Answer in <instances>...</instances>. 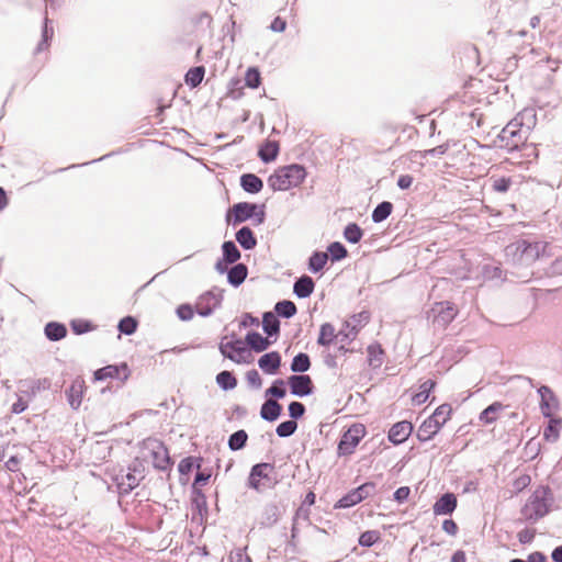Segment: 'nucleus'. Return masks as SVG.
Segmentation results:
<instances>
[{
  "label": "nucleus",
  "mask_w": 562,
  "mask_h": 562,
  "mask_svg": "<svg viewBox=\"0 0 562 562\" xmlns=\"http://www.w3.org/2000/svg\"><path fill=\"white\" fill-rule=\"evenodd\" d=\"M549 244L540 240L517 239L504 249L505 257L514 266L529 267L541 257H549L547 252Z\"/></svg>",
  "instance_id": "nucleus-1"
},
{
  "label": "nucleus",
  "mask_w": 562,
  "mask_h": 562,
  "mask_svg": "<svg viewBox=\"0 0 562 562\" xmlns=\"http://www.w3.org/2000/svg\"><path fill=\"white\" fill-rule=\"evenodd\" d=\"M554 495L549 485H539L520 508V521L533 525L552 510Z\"/></svg>",
  "instance_id": "nucleus-2"
},
{
  "label": "nucleus",
  "mask_w": 562,
  "mask_h": 562,
  "mask_svg": "<svg viewBox=\"0 0 562 562\" xmlns=\"http://www.w3.org/2000/svg\"><path fill=\"white\" fill-rule=\"evenodd\" d=\"M307 176L306 168L300 164L279 167L268 178V186L273 191H286L302 184Z\"/></svg>",
  "instance_id": "nucleus-3"
},
{
  "label": "nucleus",
  "mask_w": 562,
  "mask_h": 562,
  "mask_svg": "<svg viewBox=\"0 0 562 562\" xmlns=\"http://www.w3.org/2000/svg\"><path fill=\"white\" fill-rule=\"evenodd\" d=\"M529 126H525L521 119L514 117L497 135L498 147L506 149L508 153H516L529 135Z\"/></svg>",
  "instance_id": "nucleus-4"
},
{
  "label": "nucleus",
  "mask_w": 562,
  "mask_h": 562,
  "mask_svg": "<svg viewBox=\"0 0 562 562\" xmlns=\"http://www.w3.org/2000/svg\"><path fill=\"white\" fill-rule=\"evenodd\" d=\"M226 223L236 226L246 221L252 220L256 225L266 221V205L254 202L235 203L226 213Z\"/></svg>",
  "instance_id": "nucleus-5"
},
{
  "label": "nucleus",
  "mask_w": 562,
  "mask_h": 562,
  "mask_svg": "<svg viewBox=\"0 0 562 562\" xmlns=\"http://www.w3.org/2000/svg\"><path fill=\"white\" fill-rule=\"evenodd\" d=\"M366 435V427L362 424H352L340 437L337 447L339 457L353 453L356 447Z\"/></svg>",
  "instance_id": "nucleus-6"
},
{
  "label": "nucleus",
  "mask_w": 562,
  "mask_h": 562,
  "mask_svg": "<svg viewBox=\"0 0 562 562\" xmlns=\"http://www.w3.org/2000/svg\"><path fill=\"white\" fill-rule=\"evenodd\" d=\"M224 299V290L217 286L204 292L198 297L195 312L201 317H209L218 308Z\"/></svg>",
  "instance_id": "nucleus-7"
},
{
  "label": "nucleus",
  "mask_w": 562,
  "mask_h": 562,
  "mask_svg": "<svg viewBox=\"0 0 562 562\" xmlns=\"http://www.w3.org/2000/svg\"><path fill=\"white\" fill-rule=\"evenodd\" d=\"M370 321V313L362 311L353 314L350 319H347L342 324V328L339 329L340 342H351L358 335L360 328Z\"/></svg>",
  "instance_id": "nucleus-8"
},
{
  "label": "nucleus",
  "mask_w": 562,
  "mask_h": 562,
  "mask_svg": "<svg viewBox=\"0 0 562 562\" xmlns=\"http://www.w3.org/2000/svg\"><path fill=\"white\" fill-rule=\"evenodd\" d=\"M231 337L232 340L229 341H225L227 337L222 338L218 345L220 352L224 358L229 359L235 363H241L245 361L241 358V355L247 351L245 340H241L235 334H232Z\"/></svg>",
  "instance_id": "nucleus-9"
},
{
  "label": "nucleus",
  "mask_w": 562,
  "mask_h": 562,
  "mask_svg": "<svg viewBox=\"0 0 562 562\" xmlns=\"http://www.w3.org/2000/svg\"><path fill=\"white\" fill-rule=\"evenodd\" d=\"M274 471V464L269 462H259L251 467L247 479V486L256 492H260L261 481L270 482V473Z\"/></svg>",
  "instance_id": "nucleus-10"
},
{
  "label": "nucleus",
  "mask_w": 562,
  "mask_h": 562,
  "mask_svg": "<svg viewBox=\"0 0 562 562\" xmlns=\"http://www.w3.org/2000/svg\"><path fill=\"white\" fill-rule=\"evenodd\" d=\"M290 394L297 397H306L314 393L315 385L308 374H292L288 378Z\"/></svg>",
  "instance_id": "nucleus-11"
},
{
  "label": "nucleus",
  "mask_w": 562,
  "mask_h": 562,
  "mask_svg": "<svg viewBox=\"0 0 562 562\" xmlns=\"http://www.w3.org/2000/svg\"><path fill=\"white\" fill-rule=\"evenodd\" d=\"M440 411L432 413L419 426L416 437L419 442L431 440L443 427L445 419H439Z\"/></svg>",
  "instance_id": "nucleus-12"
},
{
  "label": "nucleus",
  "mask_w": 562,
  "mask_h": 562,
  "mask_svg": "<svg viewBox=\"0 0 562 562\" xmlns=\"http://www.w3.org/2000/svg\"><path fill=\"white\" fill-rule=\"evenodd\" d=\"M131 374L126 362L120 364H109L97 369L93 372L94 381H105L106 379H116L124 383Z\"/></svg>",
  "instance_id": "nucleus-13"
},
{
  "label": "nucleus",
  "mask_w": 562,
  "mask_h": 562,
  "mask_svg": "<svg viewBox=\"0 0 562 562\" xmlns=\"http://www.w3.org/2000/svg\"><path fill=\"white\" fill-rule=\"evenodd\" d=\"M431 311L435 314L434 323L442 328H446L450 323H452L458 314L454 303L450 301L435 303Z\"/></svg>",
  "instance_id": "nucleus-14"
},
{
  "label": "nucleus",
  "mask_w": 562,
  "mask_h": 562,
  "mask_svg": "<svg viewBox=\"0 0 562 562\" xmlns=\"http://www.w3.org/2000/svg\"><path fill=\"white\" fill-rule=\"evenodd\" d=\"M153 465L159 471H169L172 468L173 461L169 456L167 447L161 441H155L151 448Z\"/></svg>",
  "instance_id": "nucleus-15"
},
{
  "label": "nucleus",
  "mask_w": 562,
  "mask_h": 562,
  "mask_svg": "<svg viewBox=\"0 0 562 562\" xmlns=\"http://www.w3.org/2000/svg\"><path fill=\"white\" fill-rule=\"evenodd\" d=\"M540 396V409L543 417H551L552 411L559 408V400L552 389L548 385H541L537 390Z\"/></svg>",
  "instance_id": "nucleus-16"
},
{
  "label": "nucleus",
  "mask_w": 562,
  "mask_h": 562,
  "mask_svg": "<svg viewBox=\"0 0 562 562\" xmlns=\"http://www.w3.org/2000/svg\"><path fill=\"white\" fill-rule=\"evenodd\" d=\"M85 391L86 382L81 376H77L65 390V396L72 409L77 411L80 407Z\"/></svg>",
  "instance_id": "nucleus-17"
},
{
  "label": "nucleus",
  "mask_w": 562,
  "mask_h": 562,
  "mask_svg": "<svg viewBox=\"0 0 562 562\" xmlns=\"http://www.w3.org/2000/svg\"><path fill=\"white\" fill-rule=\"evenodd\" d=\"M414 430V426L408 420H401L392 425L387 432V439L394 446L405 442Z\"/></svg>",
  "instance_id": "nucleus-18"
},
{
  "label": "nucleus",
  "mask_w": 562,
  "mask_h": 562,
  "mask_svg": "<svg viewBox=\"0 0 562 562\" xmlns=\"http://www.w3.org/2000/svg\"><path fill=\"white\" fill-rule=\"evenodd\" d=\"M282 363V357L279 351H269L263 353L258 359V367L260 370L269 375H274L279 372Z\"/></svg>",
  "instance_id": "nucleus-19"
},
{
  "label": "nucleus",
  "mask_w": 562,
  "mask_h": 562,
  "mask_svg": "<svg viewBox=\"0 0 562 562\" xmlns=\"http://www.w3.org/2000/svg\"><path fill=\"white\" fill-rule=\"evenodd\" d=\"M457 505V496L451 492H447L437 498L432 506V510L436 516L451 515L456 510Z\"/></svg>",
  "instance_id": "nucleus-20"
},
{
  "label": "nucleus",
  "mask_w": 562,
  "mask_h": 562,
  "mask_svg": "<svg viewBox=\"0 0 562 562\" xmlns=\"http://www.w3.org/2000/svg\"><path fill=\"white\" fill-rule=\"evenodd\" d=\"M274 341L270 340V338L263 337L260 333L256 330H249L245 336V344L247 346V351L251 350L254 352H262L267 350Z\"/></svg>",
  "instance_id": "nucleus-21"
},
{
  "label": "nucleus",
  "mask_w": 562,
  "mask_h": 562,
  "mask_svg": "<svg viewBox=\"0 0 562 562\" xmlns=\"http://www.w3.org/2000/svg\"><path fill=\"white\" fill-rule=\"evenodd\" d=\"M143 477V475L140 477H137L134 473L128 471L125 474H116L114 477V482L119 494L121 496L130 494L135 487L138 486Z\"/></svg>",
  "instance_id": "nucleus-22"
},
{
  "label": "nucleus",
  "mask_w": 562,
  "mask_h": 562,
  "mask_svg": "<svg viewBox=\"0 0 562 562\" xmlns=\"http://www.w3.org/2000/svg\"><path fill=\"white\" fill-rule=\"evenodd\" d=\"M315 290V281L307 274L296 278L293 284V293L299 299L310 297Z\"/></svg>",
  "instance_id": "nucleus-23"
},
{
  "label": "nucleus",
  "mask_w": 562,
  "mask_h": 562,
  "mask_svg": "<svg viewBox=\"0 0 562 562\" xmlns=\"http://www.w3.org/2000/svg\"><path fill=\"white\" fill-rule=\"evenodd\" d=\"M280 153V145L277 140L266 139L258 148V157L263 164L274 161Z\"/></svg>",
  "instance_id": "nucleus-24"
},
{
  "label": "nucleus",
  "mask_w": 562,
  "mask_h": 562,
  "mask_svg": "<svg viewBox=\"0 0 562 562\" xmlns=\"http://www.w3.org/2000/svg\"><path fill=\"white\" fill-rule=\"evenodd\" d=\"M239 186L245 192L257 194L263 189V181L259 176L246 172L240 176Z\"/></svg>",
  "instance_id": "nucleus-25"
},
{
  "label": "nucleus",
  "mask_w": 562,
  "mask_h": 562,
  "mask_svg": "<svg viewBox=\"0 0 562 562\" xmlns=\"http://www.w3.org/2000/svg\"><path fill=\"white\" fill-rule=\"evenodd\" d=\"M283 407L282 405L273 400L266 398L260 407V417L268 422H276L282 414Z\"/></svg>",
  "instance_id": "nucleus-26"
},
{
  "label": "nucleus",
  "mask_w": 562,
  "mask_h": 562,
  "mask_svg": "<svg viewBox=\"0 0 562 562\" xmlns=\"http://www.w3.org/2000/svg\"><path fill=\"white\" fill-rule=\"evenodd\" d=\"M280 321L273 312H265L262 314V329L268 338H273L276 341L280 335Z\"/></svg>",
  "instance_id": "nucleus-27"
},
{
  "label": "nucleus",
  "mask_w": 562,
  "mask_h": 562,
  "mask_svg": "<svg viewBox=\"0 0 562 562\" xmlns=\"http://www.w3.org/2000/svg\"><path fill=\"white\" fill-rule=\"evenodd\" d=\"M236 241L244 250H252L256 248L258 240L249 226H243L235 233Z\"/></svg>",
  "instance_id": "nucleus-28"
},
{
  "label": "nucleus",
  "mask_w": 562,
  "mask_h": 562,
  "mask_svg": "<svg viewBox=\"0 0 562 562\" xmlns=\"http://www.w3.org/2000/svg\"><path fill=\"white\" fill-rule=\"evenodd\" d=\"M336 339L340 340V335L339 331L336 333L334 325L331 323L322 324L317 337V345L321 347H329Z\"/></svg>",
  "instance_id": "nucleus-29"
},
{
  "label": "nucleus",
  "mask_w": 562,
  "mask_h": 562,
  "mask_svg": "<svg viewBox=\"0 0 562 562\" xmlns=\"http://www.w3.org/2000/svg\"><path fill=\"white\" fill-rule=\"evenodd\" d=\"M226 276L228 284L234 288H238L245 282L248 276V267L243 262L236 263L228 269Z\"/></svg>",
  "instance_id": "nucleus-30"
},
{
  "label": "nucleus",
  "mask_w": 562,
  "mask_h": 562,
  "mask_svg": "<svg viewBox=\"0 0 562 562\" xmlns=\"http://www.w3.org/2000/svg\"><path fill=\"white\" fill-rule=\"evenodd\" d=\"M44 334L49 341H59L67 335V327L59 322H48L44 327Z\"/></svg>",
  "instance_id": "nucleus-31"
},
{
  "label": "nucleus",
  "mask_w": 562,
  "mask_h": 562,
  "mask_svg": "<svg viewBox=\"0 0 562 562\" xmlns=\"http://www.w3.org/2000/svg\"><path fill=\"white\" fill-rule=\"evenodd\" d=\"M222 258L226 260V263L236 265L239 263V259L241 257V252L238 249L237 245L233 240H225L222 246Z\"/></svg>",
  "instance_id": "nucleus-32"
},
{
  "label": "nucleus",
  "mask_w": 562,
  "mask_h": 562,
  "mask_svg": "<svg viewBox=\"0 0 562 562\" xmlns=\"http://www.w3.org/2000/svg\"><path fill=\"white\" fill-rule=\"evenodd\" d=\"M549 418L548 425L543 429V439L548 442H555L560 437V430L562 427V419L560 417Z\"/></svg>",
  "instance_id": "nucleus-33"
},
{
  "label": "nucleus",
  "mask_w": 562,
  "mask_h": 562,
  "mask_svg": "<svg viewBox=\"0 0 562 562\" xmlns=\"http://www.w3.org/2000/svg\"><path fill=\"white\" fill-rule=\"evenodd\" d=\"M328 261V255L325 251L314 250L307 260V268L312 273H319Z\"/></svg>",
  "instance_id": "nucleus-34"
},
{
  "label": "nucleus",
  "mask_w": 562,
  "mask_h": 562,
  "mask_svg": "<svg viewBox=\"0 0 562 562\" xmlns=\"http://www.w3.org/2000/svg\"><path fill=\"white\" fill-rule=\"evenodd\" d=\"M280 517V509L277 504L269 503L263 507L261 514L260 525L262 527H272L276 525Z\"/></svg>",
  "instance_id": "nucleus-35"
},
{
  "label": "nucleus",
  "mask_w": 562,
  "mask_h": 562,
  "mask_svg": "<svg viewBox=\"0 0 562 562\" xmlns=\"http://www.w3.org/2000/svg\"><path fill=\"white\" fill-rule=\"evenodd\" d=\"M311 358L305 352H299L295 355L291 361L290 370L294 374H304L306 371L311 369Z\"/></svg>",
  "instance_id": "nucleus-36"
},
{
  "label": "nucleus",
  "mask_w": 562,
  "mask_h": 562,
  "mask_svg": "<svg viewBox=\"0 0 562 562\" xmlns=\"http://www.w3.org/2000/svg\"><path fill=\"white\" fill-rule=\"evenodd\" d=\"M54 35L53 22L47 16L44 18L42 26V40L35 48V53H41L48 48Z\"/></svg>",
  "instance_id": "nucleus-37"
},
{
  "label": "nucleus",
  "mask_w": 562,
  "mask_h": 562,
  "mask_svg": "<svg viewBox=\"0 0 562 562\" xmlns=\"http://www.w3.org/2000/svg\"><path fill=\"white\" fill-rule=\"evenodd\" d=\"M215 381L218 387L225 392L234 390L238 383L234 372L228 370L218 372L215 376Z\"/></svg>",
  "instance_id": "nucleus-38"
},
{
  "label": "nucleus",
  "mask_w": 562,
  "mask_h": 562,
  "mask_svg": "<svg viewBox=\"0 0 562 562\" xmlns=\"http://www.w3.org/2000/svg\"><path fill=\"white\" fill-rule=\"evenodd\" d=\"M286 395V382L282 379H276L270 387L265 391V397L273 401L284 398Z\"/></svg>",
  "instance_id": "nucleus-39"
},
{
  "label": "nucleus",
  "mask_w": 562,
  "mask_h": 562,
  "mask_svg": "<svg viewBox=\"0 0 562 562\" xmlns=\"http://www.w3.org/2000/svg\"><path fill=\"white\" fill-rule=\"evenodd\" d=\"M296 313H297V307H296L295 303L291 300L278 301L274 305L273 314L277 317H282V318L289 319V318L293 317Z\"/></svg>",
  "instance_id": "nucleus-40"
},
{
  "label": "nucleus",
  "mask_w": 562,
  "mask_h": 562,
  "mask_svg": "<svg viewBox=\"0 0 562 562\" xmlns=\"http://www.w3.org/2000/svg\"><path fill=\"white\" fill-rule=\"evenodd\" d=\"M437 382L432 379H427L419 385V391L412 397L415 405H422L429 398L430 393L435 390Z\"/></svg>",
  "instance_id": "nucleus-41"
},
{
  "label": "nucleus",
  "mask_w": 562,
  "mask_h": 562,
  "mask_svg": "<svg viewBox=\"0 0 562 562\" xmlns=\"http://www.w3.org/2000/svg\"><path fill=\"white\" fill-rule=\"evenodd\" d=\"M205 76V67L204 66H194L191 67L184 75V82L191 89H194L201 85Z\"/></svg>",
  "instance_id": "nucleus-42"
},
{
  "label": "nucleus",
  "mask_w": 562,
  "mask_h": 562,
  "mask_svg": "<svg viewBox=\"0 0 562 562\" xmlns=\"http://www.w3.org/2000/svg\"><path fill=\"white\" fill-rule=\"evenodd\" d=\"M394 205L390 201L380 202L371 213L373 223L379 224L385 221L393 212Z\"/></svg>",
  "instance_id": "nucleus-43"
},
{
  "label": "nucleus",
  "mask_w": 562,
  "mask_h": 562,
  "mask_svg": "<svg viewBox=\"0 0 562 562\" xmlns=\"http://www.w3.org/2000/svg\"><path fill=\"white\" fill-rule=\"evenodd\" d=\"M368 363L371 368H380L383 363L384 350L379 342H373L368 346Z\"/></svg>",
  "instance_id": "nucleus-44"
},
{
  "label": "nucleus",
  "mask_w": 562,
  "mask_h": 562,
  "mask_svg": "<svg viewBox=\"0 0 562 562\" xmlns=\"http://www.w3.org/2000/svg\"><path fill=\"white\" fill-rule=\"evenodd\" d=\"M325 252L328 255V259L333 262L341 261L348 257V250L340 241L329 243Z\"/></svg>",
  "instance_id": "nucleus-45"
},
{
  "label": "nucleus",
  "mask_w": 562,
  "mask_h": 562,
  "mask_svg": "<svg viewBox=\"0 0 562 562\" xmlns=\"http://www.w3.org/2000/svg\"><path fill=\"white\" fill-rule=\"evenodd\" d=\"M248 441V434L245 429H239L229 435L227 446L232 451H239L244 449Z\"/></svg>",
  "instance_id": "nucleus-46"
},
{
  "label": "nucleus",
  "mask_w": 562,
  "mask_h": 562,
  "mask_svg": "<svg viewBox=\"0 0 562 562\" xmlns=\"http://www.w3.org/2000/svg\"><path fill=\"white\" fill-rule=\"evenodd\" d=\"M503 407L504 406L501 402H493L480 413V422L486 425L494 423L497 419V414L503 409Z\"/></svg>",
  "instance_id": "nucleus-47"
},
{
  "label": "nucleus",
  "mask_w": 562,
  "mask_h": 562,
  "mask_svg": "<svg viewBox=\"0 0 562 562\" xmlns=\"http://www.w3.org/2000/svg\"><path fill=\"white\" fill-rule=\"evenodd\" d=\"M363 234V229L355 222L348 223L342 232L344 238L350 244H358Z\"/></svg>",
  "instance_id": "nucleus-48"
},
{
  "label": "nucleus",
  "mask_w": 562,
  "mask_h": 562,
  "mask_svg": "<svg viewBox=\"0 0 562 562\" xmlns=\"http://www.w3.org/2000/svg\"><path fill=\"white\" fill-rule=\"evenodd\" d=\"M361 503L358 492L355 488L350 490L342 497H340L334 505L335 509H346Z\"/></svg>",
  "instance_id": "nucleus-49"
},
{
  "label": "nucleus",
  "mask_w": 562,
  "mask_h": 562,
  "mask_svg": "<svg viewBox=\"0 0 562 562\" xmlns=\"http://www.w3.org/2000/svg\"><path fill=\"white\" fill-rule=\"evenodd\" d=\"M137 327L138 321L136 319V317L131 315L124 316L119 321L117 324V330L120 331V334L126 336L133 335L137 330Z\"/></svg>",
  "instance_id": "nucleus-50"
},
{
  "label": "nucleus",
  "mask_w": 562,
  "mask_h": 562,
  "mask_svg": "<svg viewBox=\"0 0 562 562\" xmlns=\"http://www.w3.org/2000/svg\"><path fill=\"white\" fill-rule=\"evenodd\" d=\"M201 458L192 456L183 458L178 464L180 475H189L193 469H201Z\"/></svg>",
  "instance_id": "nucleus-51"
},
{
  "label": "nucleus",
  "mask_w": 562,
  "mask_h": 562,
  "mask_svg": "<svg viewBox=\"0 0 562 562\" xmlns=\"http://www.w3.org/2000/svg\"><path fill=\"white\" fill-rule=\"evenodd\" d=\"M261 85V74L258 67L252 66L246 70L244 86L257 89Z\"/></svg>",
  "instance_id": "nucleus-52"
},
{
  "label": "nucleus",
  "mask_w": 562,
  "mask_h": 562,
  "mask_svg": "<svg viewBox=\"0 0 562 562\" xmlns=\"http://www.w3.org/2000/svg\"><path fill=\"white\" fill-rule=\"evenodd\" d=\"M381 540V533L378 530H367L360 533L358 543L363 548H370Z\"/></svg>",
  "instance_id": "nucleus-53"
},
{
  "label": "nucleus",
  "mask_w": 562,
  "mask_h": 562,
  "mask_svg": "<svg viewBox=\"0 0 562 562\" xmlns=\"http://www.w3.org/2000/svg\"><path fill=\"white\" fill-rule=\"evenodd\" d=\"M491 182H492V189L493 191L495 192H498V193H506L509 191L512 184H513V180L510 177H491Z\"/></svg>",
  "instance_id": "nucleus-54"
},
{
  "label": "nucleus",
  "mask_w": 562,
  "mask_h": 562,
  "mask_svg": "<svg viewBox=\"0 0 562 562\" xmlns=\"http://www.w3.org/2000/svg\"><path fill=\"white\" fill-rule=\"evenodd\" d=\"M244 85L239 78H232L227 85V97L238 100L244 95Z\"/></svg>",
  "instance_id": "nucleus-55"
},
{
  "label": "nucleus",
  "mask_w": 562,
  "mask_h": 562,
  "mask_svg": "<svg viewBox=\"0 0 562 562\" xmlns=\"http://www.w3.org/2000/svg\"><path fill=\"white\" fill-rule=\"evenodd\" d=\"M297 429V422H294V420H284V422H281L277 428H276V434L280 437V438H288V437H291Z\"/></svg>",
  "instance_id": "nucleus-56"
},
{
  "label": "nucleus",
  "mask_w": 562,
  "mask_h": 562,
  "mask_svg": "<svg viewBox=\"0 0 562 562\" xmlns=\"http://www.w3.org/2000/svg\"><path fill=\"white\" fill-rule=\"evenodd\" d=\"M70 327L75 335H83L93 330L94 328L92 322L81 318L72 319L70 322Z\"/></svg>",
  "instance_id": "nucleus-57"
},
{
  "label": "nucleus",
  "mask_w": 562,
  "mask_h": 562,
  "mask_svg": "<svg viewBox=\"0 0 562 562\" xmlns=\"http://www.w3.org/2000/svg\"><path fill=\"white\" fill-rule=\"evenodd\" d=\"M521 153L520 157L526 160V162H530L538 158V149L533 143H524V146L519 148L516 153Z\"/></svg>",
  "instance_id": "nucleus-58"
},
{
  "label": "nucleus",
  "mask_w": 562,
  "mask_h": 562,
  "mask_svg": "<svg viewBox=\"0 0 562 562\" xmlns=\"http://www.w3.org/2000/svg\"><path fill=\"white\" fill-rule=\"evenodd\" d=\"M288 412L291 420L296 422L305 415L306 407L302 402L293 401L288 405Z\"/></svg>",
  "instance_id": "nucleus-59"
},
{
  "label": "nucleus",
  "mask_w": 562,
  "mask_h": 562,
  "mask_svg": "<svg viewBox=\"0 0 562 562\" xmlns=\"http://www.w3.org/2000/svg\"><path fill=\"white\" fill-rule=\"evenodd\" d=\"M356 492H358L360 501H364L368 497L372 496L376 492V484L372 481H367L363 484L355 487Z\"/></svg>",
  "instance_id": "nucleus-60"
},
{
  "label": "nucleus",
  "mask_w": 562,
  "mask_h": 562,
  "mask_svg": "<svg viewBox=\"0 0 562 562\" xmlns=\"http://www.w3.org/2000/svg\"><path fill=\"white\" fill-rule=\"evenodd\" d=\"M482 272L487 280H506V277H503V269L499 266L485 265Z\"/></svg>",
  "instance_id": "nucleus-61"
},
{
  "label": "nucleus",
  "mask_w": 562,
  "mask_h": 562,
  "mask_svg": "<svg viewBox=\"0 0 562 562\" xmlns=\"http://www.w3.org/2000/svg\"><path fill=\"white\" fill-rule=\"evenodd\" d=\"M176 314L180 321L189 322L194 316V308L191 304L183 303L176 308Z\"/></svg>",
  "instance_id": "nucleus-62"
},
{
  "label": "nucleus",
  "mask_w": 562,
  "mask_h": 562,
  "mask_svg": "<svg viewBox=\"0 0 562 562\" xmlns=\"http://www.w3.org/2000/svg\"><path fill=\"white\" fill-rule=\"evenodd\" d=\"M191 492H192V502L194 504V506L196 507V509L199 512H201L202 509L206 510L207 508V504H206V496L205 494L203 493V491L201 488H191Z\"/></svg>",
  "instance_id": "nucleus-63"
},
{
  "label": "nucleus",
  "mask_w": 562,
  "mask_h": 562,
  "mask_svg": "<svg viewBox=\"0 0 562 562\" xmlns=\"http://www.w3.org/2000/svg\"><path fill=\"white\" fill-rule=\"evenodd\" d=\"M198 470L199 471L195 473L193 483L191 485V488H194V490L200 488V486L206 485L211 477L210 470H201V469H198Z\"/></svg>",
  "instance_id": "nucleus-64"
}]
</instances>
